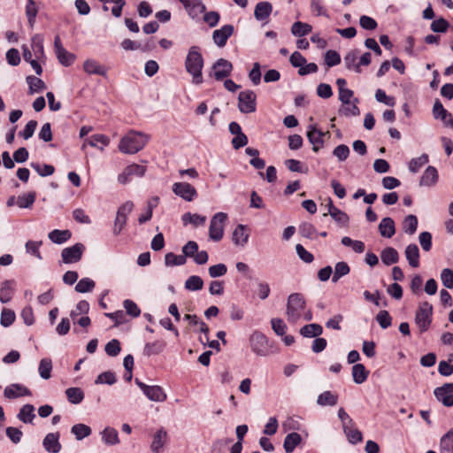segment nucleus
<instances>
[{
  "label": "nucleus",
  "mask_w": 453,
  "mask_h": 453,
  "mask_svg": "<svg viewBox=\"0 0 453 453\" xmlns=\"http://www.w3.org/2000/svg\"><path fill=\"white\" fill-rule=\"evenodd\" d=\"M343 433L345 434L349 442L351 444H357L363 441L362 433L355 427V424L347 426L346 430H343Z\"/></svg>",
  "instance_id": "nucleus-47"
},
{
  "label": "nucleus",
  "mask_w": 453,
  "mask_h": 453,
  "mask_svg": "<svg viewBox=\"0 0 453 453\" xmlns=\"http://www.w3.org/2000/svg\"><path fill=\"white\" fill-rule=\"evenodd\" d=\"M15 281L13 280H5L0 285V302L7 303L14 295Z\"/></svg>",
  "instance_id": "nucleus-24"
},
{
  "label": "nucleus",
  "mask_w": 453,
  "mask_h": 453,
  "mask_svg": "<svg viewBox=\"0 0 453 453\" xmlns=\"http://www.w3.org/2000/svg\"><path fill=\"white\" fill-rule=\"evenodd\" d=\"M17 418L23 423L31 424L34 418H35L34 405L29 403L23 405L20 408L19 412L17 415Z\"/></svg>",
  "instance_id": "nucleus-33"
},
{
  "label": "nucleus",
  "mask_w": 453,
  "mask_h": 453,
  "mask_svg": "<svg viewBox=\"0 0 453 453\" xmlns=\"http://www.w3.org/2000/svg\"><path fill=\"white\" fill-rule=\"evenodd\" d=\"M184 225L192 224L194 226H203L206 221V217L200 214H192L186 212L181 217Z\"/></svg>",
  "instance_id": "nucleus-45"
},
{
  "label": "nucleus",
  "mask_w": 453,
  "mask_h": 453,
  "mask_svg": "<svg viewBox=\"0 0 453 453\" xmlns=\"http://www.w3.org/2000/svg\"><path fill=\"white\" fill-rule=\"evenodd\" d=\"M312 30V27L307 23L296 21L292 25L291 33L293 35L297 37L304 36L310 34Z\"/></svg>",
  "instance_id": "nucleus-48"
},
{
  "label": "nucleus",
  "mask_w": 453,
  "mask_h": 453,
  "mask_svg": "<svg viewBox=\"0 0 453 453\" xmlns=\"http://www.w3.org/2000/svg\"><path fill=\"white\" fill-rule=\"evenodd\" d=\"M83 70L89 75L97 74L106 76V68L95 59H87L83 64Z\"/></svg>",
  "instance_id": "nucleus-26"
},
{
  "label": "nucleus",
  "mask_w": 453,
  "mask_h": 453,
  "mask_svg": "<svg viewBox=\"0 0 453 453\" xmlns=\"http://www.w3.org/2000/svg\"><path fill=\"white\" fill-rule=\"evenodd\" d=\"M378 228L380 235L385 238H391L395 233V221L389 217L383 218Z\"/></svg>",
  "instance_id": "nucleus-27"
},
{
  "label": "nucleus",
  "mask_w": 453,
  "mask_h": 453,
  "mask_svg": "<svg viewBox=\"0 0 453 453\" xmlns=\"http://www.w3.org/2000/svg\"><path fill=\"white\" fill-rule=\"evenodd\" d=\"M249 236L246 226L240 224L234 230L232 240L235 245L244 247L249 241Z\"/></svg>",
  "instance_id": "nucleus-28"
},
{
  "label": "nucleus",
  "mask_w": 453,
  "mask_h": 453,
  "mask_svg": "<svg viewBox=\"0 0 453 453\" xmlns=\"http://www.w3.org/2000/svg\"><path fill=\"white\" fill-rule=\"evenodd\" d=\"M65 395L68 401L73 404H79L84 399V392L80 388H69L65 390Z\"/></svg>",
  "instance_id": "nucleus-41"
},
{
  "label": "nucleus",
  "mask_w": 453,
  "mask_h": 453,
  "mask_svg": "<svg viewBox=\"0 0 453 453\" xmlns=\"http://www.w3.org/2000/svg\"><path fill=\"white\" fill-rule=\"evenodd\" d=\"M380 258L384 265H391L399 261V254L395 248L387 247L381 251Z\"/></svg>",
  "instance_id": "nucleus-32"
},
{
  "label": "nucleus",
  "mask_w": 453,
  "mask_h": 453,
  "mask_svg": "<svg viewBox=\"0 0 453 453\" xmlns=\"http://www.w3.org/2000/svg\"><path fill=\"white\" fill-rule=\"evenodd\" d=\"M323 333V328L319 324H308V325H305L303 326L301 329H300V334L303 336V337H307V338H313V337H318L321 334Z\"/></svg>",
  "instance_id": "nucleus-40"
},
{
  "label": "nucleus",
  "mask_w": 453,
  "mask_h": 453,
  "mask_svg": "<svg viewBox=\"0 0 453 453\" xmlns=\"http://www.w3.org/2000/svg\"><path fill=\"white\" fill-rule=\"evenodd\" d=\"M439 180L438 171L434 166L429 165L424 171L420 180L419 186L421 187H432L434 186Z\"/></svg>",
  "instance_id": "nucleus-22"
},
{
  "label": "nucleus",
  "mask_w": 453,
  "mask_h": 453,
  "mask_svg": "<svg viewBox=\"0 0 453 453\" xmlns=\"http://www.w3.org/2000/svg\"><path fill=\"white\" fill-rule=\"evenodd\" d=\"M433 317V306L428 302H422L415 313V324L419 329V334L426 332L431 324Z\"/></svg>",
  "instance_id": "nucleus-4"
},
{
  "label": "nucleus",
  "mask_w": 453,
  "mask_h": 453,
  "mask_svg": "<svg viewBox=\"0 0 453 453\" xmlns=\"http://www.w3.org/2000/svg\"><path fill=\"white\" fill-rule=\"evenodd\" d=\"M52 362L50 358H42L39 363L38 372L42 379L48 380L51 376Z\"/></svg>",
  "instance_id": "nucleus-53"
},
{
  "label": "nucleus",
  "mask_w": 453,
  "mask_h": 453,
  "mask_svg": "<svg viewBox=\"0 0 453 453\" xmlns=\"http://www.w3.org/2000/svg\"><path fill=\"white\" fill-rule=\"evenodd\" d=\"M95 281L89 278H82L78 281L75 286V291L79 293H87L93 290L95 288Z\"/></svg>",
  "instance_id": "nucleus-59"
},
{
  "label": "nucleus",
  "mask_w": 453,
  "mask_h": 453,
  "mask_svg": "<svg viewBox=\"0 0 453 453\" xmlns=\"http://www.w3.org/2000/svg\"><path fill=\"white\" fill-rule=\"evenodd\" d=\"M16 319L15 312L8 308H3L1 311L0 324L4 327L12 326Z\"/></svg>",
  "instance_id": "nucleus-55"
},
{
  "label": "nucleus",
  "mask_w": 453,
  "mask_h": 453,
  "mask_svg": "<svg viewBox=\"0 0 453 453\" xmlns=\"http://www.w3.org/2000/svg\"><path fill=\"white\" fill-rule=\"evenodd\" d=\"M441 280L443 286L447 288H453V271L445 268L441 273Z\"/></svg>",
  "instance_id": "nucleus-64"
},
{
  "label": "nucleus",
  "mask_w": 453,
  "mask_h": 453,
  "mask_svg": "<svg viewBox=\"0 0 453 453\" xmlns=\"http://www.w3.org/2000/svg\"><path fill=\"white\" fill-rule=\"evenodd\" d=\"M102 441L107 445H115L119 442L118 431L113 427H106L102 433Z\"/></svg>",
  "instance_id": "nucleus-39"
},
{
  "label": "nucleus",
  "mask_w": 453,
  "mask_h": 453,
  "mask_svg": "<svg viewBox=\"0 0 453 453\" xmlns=\"http://www.w3.org/2000/svg\"><path fill=\"white\" fill-rule=\"evenodd\" d=\"M429 161V157L427 154H422L418 157L412 158L409 162V170L410 172L416 173H418L421 167L426 165Z\"/></svg>",
  "instance_id": "nucleus-51"
},
{
  "label": "nucleus",
  "mask_w": 453,
  "mask_h": 453,
  "mask_svg": "<svg viewBox=\"0 0 453 453\" xmlns=\"http://www.w3.org/2000/svg\"><path fill=\"white\" fill-rule=\"evenodd\" d=\"M433 115L435 119L445 120L449 112L443 107L439 99H436L433 106Z\"/></svg>",
  "instance_id": "nucleus-58"
},
{
  "label": "nucleus",
  "mask_w": 453,
  "mask_h": 453,
  "mask_svg": "<svg viewBox=\"0 0 453 453\" xmlns=\"http://www.w3.org/2000/svg\"><path fill=\"white\" fill-rule=\"evenodd\" d=\"M149 141V136L141 132L131 131L120 140L119 149L125 154H135L142 150Z\"/></svg>",
  "instance_id": "nucleus-2"
},
{
  "label": "nucleus",
  "mask_w": 453,
  "mask_h": 453,
  "mask_svg": "<svg viewBox=\"0 0 453 453\" xmlns=\"http://www.w3.org/2000/svg\"><path fill=\"white\" fill-rule=\"evenodd\" d=\"M302 441V437L298 433L293 432L288 434L283 442V448L286 453H292L296 447Z\"/></svg>",
  "instance_id": "nucleus-31"
},
{
  "label": "nucleus",
  "mask_w": 453,
  "mask_h": 453,
  "mask_svg": "<svg viewBox=\"0 0 453 453\" xmlns=\"http://www.w3.org/2000/svg\"><path fill=\"white\" fill-rule=\"evenodd\" d=\"M203 287V281L200 276L192 275L185 281V288L190 291L201 290Z\"/></svg>",
  "instance_id": "nucleus-56"
},
{
  "label": "nucleus",
  "mask_w": 453,
  "mask_h": 453,
  "mask_svg": "<svg viewBox=\"0 0 453 453\" xmlns=\"http://www.w3.org/2000/svg\"><path fill=\"white\" fill-rule=\"evenodd\" d=\"M26 81L28 84L30 94L38 93L46 88L44 81L38 77L29 75L26 78Z\"/></svg>",
  "instance_id": "nucleus-43"
},
{
  "label": "nucleus",
  "mask_w": 453,
  "mask_h": 453,
  "mask_svg": "<svg viewBox=\"0 0 453 453\" xmlns=\"http://www.w3.org/2000/svg\"><path fill=\"white\" fill-rule=\"evenodd\" d=\"M257 96L252 90H244L238 96V109L242 113H251L257 109Z\"/></svg>",
  "instance_id": "nucleus-9"
},
{
  "label": "nucleus",
  "mask_w": 453,
  "mask_h": 453,
  "mask_svg": "<svg viewBox=\"0 0 453 453\" xmlns=\"http://www.w3.org/2000/svg\"><path fill=\"white\" fill-rule=\"evenodd\" d=\"M403 228L410 235L415 234L418 228V218L415 215H408L403 220Z\"/></svg>",
  "instance_id": "nucleus-54"
},
{
  "label": "nucleus",
  "mask_w": 453,
  "mask_h": 453,
  "mask_svg": "<svg viewBox=\"0 0 453 453\" xmlns=\"http://www.w3.org/2000/svg\"><path fill=\"white\" fill-rule=\"evenodd\" d=\"M311 11L317 17H328L327 11L323 4V0H311Z\"/></svg>",
  "instance_id": "nucleus-62"
},
{
  "label": "nucleus",
  "mask_w": 453,
  "mask_h": 453,
  "mask_svg": "<svg viewBox=\"0 0 453 453\" xmlns=\"http://www.w3.org/2000/svg\"><path fill=\"white\" fill-rule=\"evenodd\" d=\"M350 268L346 262H338L334 266V272L332 277L333 282H337L342 277L349 274Z\"/></svg>",
  "instance_id": "nucleus-52"
},
{
  "label": "nucleus",
  "mask_w": 453,
  "mask_h": 453,
  "mask_svg": "<svg viewBox=\"0 0 453 453\" xmlns=\"http://www.w3.org/2000/svg\"><path fill=\"white\" fill-rule=\"evenodd\" d=\"M181 3L192 19L197 18L205 12L206 7L201 0H178Z\"/></svg>",
  "instance_id": "nucleus-19"
},
{
  "label": "nucleus",
  "mask_w": 453,
  "mask_h": 453,
  "mask_svg": "<svg viewBox=\"0 0 453 453\" xmlns=\"http://www.w3.org/2000/svg\"><path fill=\"white\" fill-rule=\"evenodd\" d=\"M4 395L7 399H15L26 395L30 396L32 392L22 384L13 383L4 388Z\"/></svg>",
  "instance_id": "nucleus-18"
},
{
  "label": "nucleus",
  "mask_w": 453,
  "mask_h": 453,
  "mask_svg": "<svg viewBox=\"0 0 453 453\" xmlns=\"http://www.w3.org/2000/svg\"><path fill=\"white\" fill-rule=\"evenodd\" d=\"M71 433L74 434L76 440L81 441L89 436L92 433V430L90 426L80 423L72 426Z\"/></svg>",
  "instance_id": "nucleus-46"
},
{
  "label": "nucleus",
  "mask_w": 453,
  "mask_h": 453,
  "mask_svg": "<svg viewBox=\"0 0 453 453\" xmlns=\"http://www.w3.org/2000/svg\"><path fill=\"white\" fill-rule=\"evenodd\" d=\"M60 434L58 433L48 434L43 441L42 445L48 452L58 453L61 450V444L59 442Z\"/></svg>",
  "instance_id": "nucleus-23"
},
{
  "label": "nucleus",
  "mask_w": 453,
  "mask_h": 453,
  "mask_svg": "<svg viewBox=\"0 0 453 453\" xmlns=\"http://www.w3.org/2000/svg\"><path fill=\"white\" fill-rule=\"evenodd\" d=\"M376 321L382 329H387L392 324V317L388 311L382 310L376 315Z\"/></svg>",
  "instance_id": "nucleus-61"
},
{
  "label": "nucleus",
  "mask_w": 453,
  "mask_h": 453,
  "mask_svg": "<svg viewBox=\"0 0 453 453\" xmlns=\"http://www.w3.org/2000/svg\"><path fill=\"white\" fill-rule=\"evenodd\" d=\"M133 209L134 203L131 201H127L119 207L112 229V233L115 236L120 234L124 229L127 225L128 215L131 213Z\"/></svg>",
  "instance_id": "nucleus-5"
},
{
  "label": "nucleus",
  "mask_w": 453,
  "mask_h": 453,
  "mask_svg": "<svg viewBox=\"0 0 453 453\" xmlns=\"http://www.w3.org/2000/svg\"><path fill=\"white\" fill-rule=\"evenodd\" d=\"M134 383L139 387L146 397L153 402L162 403L167 398L164 389L157 385L149 386L141 381L138 378L134 380Z\"/></svg>",
  "instance_id": "nucleus-6"
},
{
  "label": "nucleus",
  "mask_w": 453,
  "mask_h": 453,
  "mask_svg": "<svg viewBox=\"0 0 453 453\" xmlns=\"http://www.w3.org/2000/svg\"><path fill=\"white\" fill-rule=\"evenodd\" d=\"M250 344L252 351L260 357H265L269 353L267 337L259 331H255L250 337Z\"/></svg>",
  "instance_id": "nucleus-8"
},
{
  "label": "nucleus",
  "mask_w": 453,
  "mask_h": 453,
  "mask_svg": "<svg viewBox=\"0 0 453 453\" xmlns=\"http://www.w3.org/2000/svg\"><path fill=\"white\" fill-rule=\"evenodd\" d=\"M38 8L36 6L35 0H27L26 16L27 18L28 24L31 27H33L35 23Z\"/></svg>",
  "instance_id": "nucleus-49"
},
{
  "label": "nucleus",
  "mask_w": 453,
  "mask_h": 453,
  "mask_svg": "<svg viewBox=\"0 0 453 453\" xmlns=\"http://www.w3.org/2000/svg\"><path fill=\"white\" fill-rule=\"evenodd\" d=\"M146 172V167L138 164L127 165L118 176V181L121 184H127L133 176L142 177Z\"/></svg>",
  "instance_id": "nucleus-14"
},
{
  "label": "nucleus",
  "mask_w": 453,
  "mask_h": 453,
  "mask_svg": "<svg viewBox=\"0 0 453 453\" xmlns=\"http://www.w3.org/2000/svg\"><path fill=\"white\" fill-rule=\"evenodd\" d=\"M185 70L191 75L192 83L200 85L203 82V68L204 65V59L198 46H191L185 58Z\"/></svg>",
  "instance_id": "nucleus-1"
},
{
  "label": "nucleus",
  "mask_w": 453,
  "mask_h": 453,
  "mask_svg": "<svg viewBox=\"0 0 453 453\" xmlns=\"http://www.w3.org/2000/svg\"><path fill=\"white\" fill-rule=\"evenodd\" d=\"M440 453H453V430L450 429L440 440Z\"/></svg>",
  "instance_id": "nucleus-38"
},
{
  "label": "nucleus",
  "mask_w": 453,
  "mask_h": 453,
  "mask_svg": "<svg viewBox=\"0 0 453 453\" xmlns=\"http://www.w3.org/2000/svg\"><path fill=\"white\" fill-rule=\"evenodd\" d=\"M48 236L52 242L62 244L70 239L71 232L69 230L55 229L50 232Z\"/></svg>",
  "instance_id": "nucleus-42"
},
{
  "label": "nucleus",
  "mask_w": 453,
  "mask_h": 453,
  "mask_svg": "<svg viewBox=\"0 0 453 453\" xmlns=\"http://www.w3.org/2000/svg\"><path fill=\"white\" fill-rule=\"evenodd\" d=\"M306 307L303 296L300 293L290 294L287 303V318L289 323L295 324L301 317Z\"/></svg>",
  "instance_id": "nucleus-3"
},
{
  "label": "nucleus",
  "mask_w": 453,
  "mask_h": 453,
  "mask_svg": "<svg viewBox=\"0 0 453 453\" xmlns=\"http://www.w3.org/2000/svg\"><path fill=\"white\" fill-rule=\"evenodd\" d=\"M404 254L409 265L411 267L417 268L419 266V250L417 244H409L405 248Z\"/></svg>",
  "instance_id": "nucleus-29"
},
{
  "label": "nucleus",
  "mask_w": 453,
  "mask_h": 453,
  "mask_svg": "<svg viewBox=\"0 0 453 453\" xmlns=\"http://www.w3.org/2000/svg\"><path fill=\"white\" fill-rule=\"evenodd\" d=\"M173 193L182 199L191 202L197 196L196 188L187 182H176L173 185Z\"/></svg>",
  "instance_id": "nucleus-15"
},
{
  "label": "nucleus",
  "mask_w": 453,
  "mask_h": 453,
  "mask_svg": "<svg viewBox=\"0 0 453 453\" xmlns=\"http://www.w3.org/2000/svg\"><path fill=\"white\" fill-rule=\"evenodd\" d=\"M358 53H359V51L357 50H353L349 51L344 56V65H345L346 68L349 70H353L357 73H361V68H359L358 60H357Z\"/></svg>",
  "instance_id": "nucleus-30"
},
{
  "label": "nucleus",
  "mask_w": 453,
  "mask_h": 453,
  "mask_svg": "<svg viewBox=\"0 0 453 453\" xmlns=\"http://www.w3.org/2000/svg\"><path fill=\"white\" fill-rule=\"evenodd\" d=\"M186 261L185 256L175 255L173 252H169L165 256V264L166 266L183 265L186 264Z\"/></svg>",
  "instance_id": "nucleus-57"
},
{
  "label": "nucleus",
  "mask_w": 453,
  "mask_h": 453,
  "mask_svg": "<svg viewBox=\"0 0 453 453\" xmlns=\"http://www.w3.org/2000/svg\"><path fill=\"white\" fill-rule=\"evenodd\" d=\"M227 215L224 212H217L211 219L209 235L212 241L219 242L224 234V224Z\"/></svg>",
  "instance_id": "nucleus-7"
},
{
  "label": "nucleus",
  "mask_w": 453,
  "mask_h": 453,
  "mask_svg": "<svg viewBox=\"0 0 453 453\" xmlns=\"http://www.w3.org/2000/svg\"><path fill=\"white\" fill-rule=\"evenodd\" d=\"M167 431L164 427L159 428L153 436L150 445L151 451L153 453H161L167 441Z\"/></svg>",
  "instance_id": "nucleus-21"
},
{
  "label": "nucleus",
  "mask_w": 453,
  "mask_h": 453,
  "mask_svg": "<svg viewBox=\"0 0 453 453\" xmlns=\"http://www.w3.org/2000/svg\"><path fill=\"white\" fill-rule=\"evenodd\" d=\"M36 199V193L35 191L20 195L17 197V205L19 208L27 209L31 208Z\"/></svg>",
  "instance_id": "nucleus-44"
},
{
  "label": "nucleus",
  "mask_w": 453,
  "mask_h": 453,
  "mask_svg": "<svg viewBox=\"0 0 453 453\" xmlns=\"http://www.w3.org/2000/svg\"><path fill=\"white\" fill-rule=\"evenodd\" d=\"M435 398L446 407L453 406V383H445L434 391Z\"/></svg>",
  "instance_id": "nucleus-13"
},
{
  "label": "nucleus",
  "mask_w": 453,
  "mask_h": 453,
  "mask_svg": "<svg viewBox=\"0 0 453 453\" xmlns=\"http://www.w3.org/2000/svg\"><path fill=\"white\" fill-rule=\"evenodd\" d=\"M106 354L110 357H116L121 351L120 342L117 339H112L104 347Z\"/></svg>",
  "instance_id": "nucleus-63"
},
{
  "label": "nucleus",
  "mask_w": 453,
  "mask_h": 453,
  "mask_svg": "<svg viewBox=\"0 0 453 453\" xmlns=\"http://www.w3.org/2000/svg\"><path fill=\"white\" fill-rule=\"evenodd\" d=\"M31 49L33 53L38 60L42 63H45L46 55L43 48V36L40 34H35L31 38Z\"/></svg>",
  "instance_id": "nucleus-20"
},
{
  "label": "nucleus",
  "mask_w": 453,
  "mask_h": 453,
  "mask_svg": "<svg viewBox=\"0 0 453 453\" xmlns=\"http://www.w3.org/2000/svg\"><path fill=\"white\" fill-rule=\"evenodd\" d=\"M273 12V5L269 2H259L255 6L254 16L257 20L267 19Z\"/></svg>",
  "instance_id": "nucleus-25"
},
{
  "label": "nucleus",
  "mask_w": 453,
  "mask_h": 453,
  "mask_svg": "<svg viewBox=\"0 0 453 453\" xmlns=\"http://www.w3.org/2000/svg\"><path fill=\"white\" fill-rule=\"evenodd\" d=\"M54 51L59 63L64 66H70L76 59V56L66 50L61 42L60 37L57 35L54 39Z\"/></svg>",
  "instance_id": "nucleus-11"
},
{
  "label": "nucleus",
  "mask_w": 453,
  "mask_h": 453,
  "mask_svg": "<svg viewBox=\"0 0 453 453\" xmlns=\"http://www.w3.org/2000/svg\"><path fill=\"white\" fill-rule=\"evenodd\" d=\"M165 348V342L162 340H157L153 342H148L143 349V354L150 357L161 353Z\"/></svg>",
  "instance_id": "nucleus-36"
},
{
  "label": "nucleus",
  "mask_w": 453,
  "mask_h": 453,
  "mask_svg": "<svg viewBox=\"0 0 453 453\" xmlns=\"http://www.w3.org/2000/svg\"><path fill=\"white\" fill-rule=\"evenodd\" d=\"M338 403V395L331 391H324L317 399V403L320 406H334Z\"/></svg>",
  "instance_id": "nucleus-35"
},
{
  "label": "nucleus",
  "mask_w": 453,
  "mask_h": 453,
  "mask_svg": "<svg viewBox=\"0 0 453 453\" xmlns=\"http://www.w3.org/2000/svg\"><path fill=\"white\" fill-rule=\"evenodd\" d=\"M328 132L325 133L318 129L315 126H310L307 131V138L312 144V150L318 152L324 145V136Z\"/></svg>",
  "instance_id": "nucleus-17"
},
{
  "label": "nucleus",
  "mask_w": 453,
  "mask_h": 453,
  "mask_svg": "<svg viewBox=\"0 0 453 453\" xmlns=\"http://www.w3.org/2000/svg\"><path fill=\"white\" fill-rule=\"evenodd\" d=\"M89 311V303L86 300L80 301L74 310L71 311L70 317L73 321L78 318L81 314H87Z\"/></svg>",
  "instance_id": "nucleus-60"
},
{
  "label": "nucleus",
  "mask_w": 453,
  "mask_h": 453,
  "mask_svg": "<svg viewBox=\"0 0 453 453\" xmlns=\"http://www.w3.org/2000/svg\"><path fill=\"white\" fill-rule=\"evenodd\" d=\"M358 103V98H355L352 103L349 102V104H342L339 108V114L346 117L358 116L360 114V110L357 107Z\"/></svg>",
  "instance_id": "nucleus-37"
},
{
  "label": "nucleus",
  "mask_w": 453,
  "mask_h": 453,
  "mask_svg": "<svg viewBox=\"0 0 453 453\" xmlns=\"http://www.w3.org/2000/svg\"><path fill=\"white\" fill-rule=\"evenodd\" d=\"M233 65L225 58L218 59L211 66L210 76L214 77L216 81H222L231 74Z\"/></svg>",
  "instance_id": "nucleus-10"
},
{
  "label": "nucleus",
  "mask_w": 453,
  "mask_h": 453,
  "mask_svg": "<svg viewBox=\"0 0 453 453\" xmlns=\"http://www.w3.org/2000/svg\"><path fill=\"white\" fill-rule=\"evenodd\" d=\"M30 166L42 177L50 176L55 172V168L51 165L32 162Z\"/></svg>",
  "instance_id": "nucleus-50"
},
{
  "label": "nucleus",
  "mask_w": 453,
  "mask_h": 453,
  "mask_svg": "<svg viewBox=\"0 0 453 453\" xmlns=\"http://www.w3.org/2000/svg\"><path fill=\"white\" fill-rule=\"evenodd\" d=\"M234 27L231 24L224 25L219 29H216L212 33L213 42L219 48L224 47L227 40L234 34Z\"/></svg>",
  "instance_id": "nucleus-16"
},
{
  "label": "nucleus",
  "mask_w": 453,
  "mask_h": 453,
  "mask_svg": "<svg viewBox=\"0 0 453 453\" xmlns=\"http://www.w3.org/2000/svg\"><path fill=\"white\" fill-rule=\"evenodd\" d=\"M84 250L85 246L80 242L65 248L61 252L62 260L65 264L77 263L81 259Z\"/></svg>",
  "instance_id": "nucleus-12"
},
{
  "label": "nucleus",
  "mask_w": 453,
  "mask_h": 453,
  "mask_svg": "<svg viewBox=\"0 0 453 453\" xmlns=\"http://www.w3.org/2000/svg\"><path fill=\"white\" fill-rule=\"evenodd\" d=\"M369 375V371L366 370L363 364H356L352 367L353 380L357 384L364 383Z\"/></svg>",
  "instance_id": "nucleus-34"
}]
</instances>
